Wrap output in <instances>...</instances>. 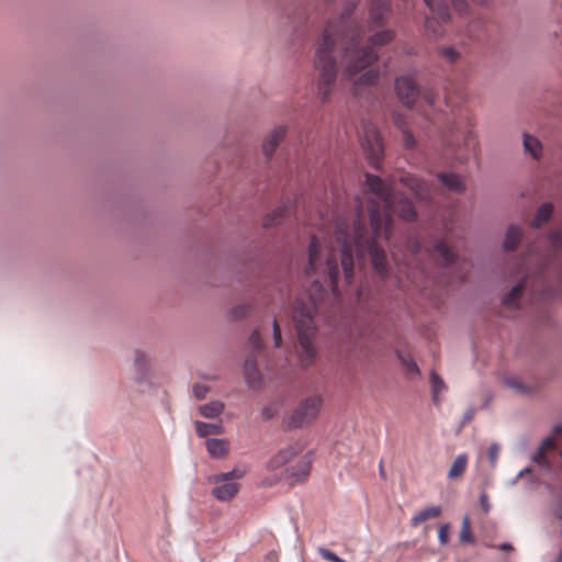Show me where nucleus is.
<instances>
[{
    "label": "nucleus",
    "instance_id": "26",
    "mask_svg": "<svg viewBox=\"0 0 562 562\" xmlns=\"http://www.w3.org/2000/svg\"><path fill=\"white\" fill-rule=\"evenodd\" d=\"M224 404L220 401H212L200 406V413L205 418H215L222 414Z\"/></svg>",
    "mask_w": 562,
    "mask_h": 562
},
{
    "label": "nucleus",
    "instance_id": "24",
    "mask_svg": "<svg viewBox=\"0 0 562 562\" xmlns=\"http://www.w3.org/2000/svg\"><path fill=\"white\" fill-rule=\"evenodd\" d=\"M467 465H468V457L465 453H462V454H459L454 461L452 462L450 469H449V472H448V477L449 479H458L460 477L465 469H467Z\"/></svg>",
    "mask_w": 562,
    "mask_h": 562
},
{
    "label": "nucleus",
    "instance_id": "44",
    "mask_svg": "<svg viewBox=\"0 0 562 562\" xmlns=\"http://www.w3.org/2000/svg\"><path fill=\"white\" fill-rule=\"evenodd\" d=\"M193 390H194V395L196 398H203L207 391V389H193Z\"/></svg>",
    "mask_w": 562,
    "mask_h": 562
},
{
    "label": "nucleus",
    "instance_id": "38",
    "mask_svg": "<svg viewBox=\"0 0 562 562\" xmlns=\"http://www.w3.org/2000/svg\"><path fill=\"white\" fill-rule=\"evenodd\" d=\"M273 340H274V346L276 347H280L281 346V329H280V326L278 324V322L274 319L273 321Z\"/></svg>",
    "mask_w": 562,
    "mask_h": 562
},
{
    "label": "nucleus",
    "instance_id": "28",
    "mask_svg": "<svg viewBox=\"0 0 562 562\" xmlns=\"http://www.w3.org/2000/svg\"><path fill=\"white\" fill-rule=\"evenodd\" d=\"M553 206L551 203H543L538 212L536 217L533 218L531 225L532 227H541L543 223L548 222L552 215Z\"/></svg>",
    "mask_w": 562,
    "mask_h": 562
},
{
    "label": "nucleus",
    "instance_id": "50",
    "mask_svg": "<svg viewBox=\"0 0 562 562\" xmlns=\"http://www.w3.org/2000/svg\"><path fill=\"white\" fill-rule=\"evenodd\" d=\"M380 473H381L382 476H384L383 461L380 462Z\"/></svg>",
    "mask_w": 562,
    "mask_h": 562
},
{
    "label": "nucleus",
    "instance_id": "14",
    "mask_svg": "<svg viewBox=\"0 0 562 562\" xmlns=\"http://www.w3.org/2000/svg\"><path fill=\"white\" fill-rule=\"evenodd\" d=\"M400 181L411 189L418 199L426 200L430 195L428 184L411 175H402Z\"/></svg>",
    "mask_w": 562,
    "mask_h": 562
},
{
    "label": "nucleus",
    "instance_id": "6",
    "mask_svg": "<svg viewBox=\"0 0 562 562\" xmlns=\"http://www.w3.org/2000/svg\"><path fill=\"white\" fill-rule=\"evenodd\" d=\"M245 473V470L235 468L229 472L210 476L209 482L214 485L211 492L212 496L221 502L233 499L240 490V484L236 481L244 477Z\"/></svg>",
    "mask_w": 562,
    "mask_h": 562
},
{
    "label": "nucleus",
    "instance_id": "36",
    "mask_svg": "<svg viewBox=\"0 0 562 562\" xmlns=\"http://www.w3.org/2000/svg\"><path fill=\"white\" fill-rule=\"evenodd\" d=\"M449 529H450L449 524H443L439 527L438 538H439L440 544H442V546H445L449 542Z\"/></svg>",
    "mask_w": 562,
    "mask_h": 562
},
{
    "label": "nucleus",
    "instance_id": "13",
    "mask_svg": "<svg viewBox=\"0 0 562 562\" xmlns=\"http://www.w3.org/2000/svg\"><path fill=\"white\" fill-rule=\"evenodd\" d=\"M432 256L445 267L459 266L456 254L448 247L443 240H436L432 245Z\"/></svg>",
    "mask_w": 562,
    "mask_h": 562
},
{
    "label": "nucleus",
    "instance_id": "12",
    "mask_svg": "<svg viewBox=\"0 0 562 562\" xmlns=\"http://www.w3.org/2000/svg\"><path fill=\"white\" fill-rule=\"evenodd\" d=\"M395 90L401 102L407 106L412 108L418 95V89L409 77H401L395 81Z\"/></svg>",
    "mask_w": 562,
    "mask_h": 562
},
{
    "label": "nucleus",
    "instance_id": "25",
    "mask_svg": "<svg viewBox=\"0 0 562 562\" xmlns=\"http://www.w3.org/2000/svg\"><path fill=\"white\" fill-rule=\"evenodd\" d=\"M245 378L249 384L257 383L260 379V373L257 368V362L252 357L246 359L244 364Z\"/></svg>",
    "mask_w": 562,
    "mask_h": 562
},
{
    "label": "nucleus",
    "instance_id": "45",
    "mask_svg": "<svg viewBox=\"0 0 562 562\" xmlns=\"http://www.w3.org/2000/svg\"><path fill=\"white\" fill-rule=\"evenodd\" d=\"M481 504H482V507L484 508V510L487 512L488 510V502H487L486 495L481 496Z\"/></svg>",
    "mask_w": 562,
    "mask_h": 562
},
{
    "label": "nucleus",
    "instance_id": "10",
    "mask_svg": "<svg viewBox=\"0 0 562 562\" xmlns=\"http://www.w3.org/2000/svg\"><path fill=\"white\" fill-rule=\"evenodd\" d=\"M525 289V283H518L503 297L499 315L506 318L515 316L520 308V299Z\"/></svg>",
    "mask_w": 562,
    "mask_h": 562
},
{
    "label": "nucleus",
    "instance_id": "40",
    "mask_svg": "<svg viewBox=\"0 0 562 562\" xmlns=\"http://www.w3.org/2000/svg\"><path fill=\"white\" fill-rule=\"evenodd\" d=\"M498 452H499V448L497 445H492L490 448H488V458L491 460V463L494 465L496 460H497V457H498Z\"/></svg>",
    "mask_w": 562,
    "mask_h": 562
},
{
    "label": "nucleus",
    "instance_id": "7",
    "mask_svg": "<svg viewBox=\"0 0 562 562\" xmlns=\"http://www.w3.org/2000/svg\"><path fill=\"white\" fill-rule=\"evenodd\" d=\"M431 12L425 20V30L428 36L439 38L443 34V23L451 20L450 8L447 0H424Z\"/></svg>",
    "mask_w": 562,
    "mask_h": 562
},
{
    "label": "nucleus",
    "instance_id": "32",
    "mask_svg": "<svg viewBox=\"0 0 562 562\" xmlns=\"http://www.w3.org/2000/svg\"><path fill=\"white\" fill-rule=\"evenodd\" d=\"M282 407H283L282 401L278 400V401L271 402L270 404L266 405L262 408L263 418L265 419L273 418L274 416H277L280 413Z\"/></svg>",
    "mask_w": 562,
    "mask_h": 562
},
{
    "label": "nucleus",
    "instance_id": "41",
    "mask_svg": "<svg viewBox=\"0 0 562 562\" xmlns=\"http://www.w3.org/2000/svg\"><path fill=\"white\" fill-rule=\"evenodd\" d=\"M423 98L424 100L429 104V105H434L435 104V93L430 90L428 91H425L424 94H423Z\"/></svg>",
    "mask_w": 562,
    "mask_h": 562
},
{
    "label": "nucleus",
    "instance_id": "4",
    "mask_svg": "<svg viewBox=\"0 0 562 562\" xmlns=\"http://www.w3.org/2000/svg\"><path fill=\"white\" fill-rule=\"evenodd\" d=\"M316 313V300L310 296L307 301L297 299L293 307V321L295 323L297 344L296 352L302 366L311 364L316 356L317 349L315 337L317 328L314 323Z\"/></svg>",
    "mask_w": 562,
    "mask_h": 562
},
{
    "label": "nucleus",
    "instance_id": "51",
    "mask_svg": "<svg viewBox=\"0 0 562 562\" xmlns=\"http://www.w3.org/2000/svg\"><path fill=\"white\" fill-rule=\"evenodd\" d=\"M458 278L462 281L465 278V274L458 270Z\"/></svg>",
    "mask_w": 562,
    "mask_h": 562
},
{
    "label": "nucleus",
    "instance_id": "20",
    "mask_svg": "<svg viewBox=\"0 0 562 562\" xmlns=\"http://www.w3.org/2000/svg\"><path fill=\"white\" fill-rule=\"evenodd\" d=\"M520 239H521L520 227L516 226V225H509L506 231L505 239L503 243V248L506 251H513L518 246Z\"/></svg>",
    "mask_w": 562,
    "mask_h": 562
},
{
    "label": "nucleus",
    "instance_id": "2",
    "mask_svg": "<svg viewBox=\"0 0 562 562\" xmlns=\"http://www.w3.org/2000/svg\"><path fill=\"white\" fill-rule=\"evenodd\" d=\"M385 15L386 0H372L370 30L375 33L366 45L362 44L361 29L347 20L345 14L338 24L329 23L326 26L315 58V67L318 71L317 92L323 102L328 100L336 82L335 53L338 48L342 53V76L346 80L352 81V93L356 97L371 93L379 78L375 69L367 70L358 79L353 77L376 60V46L386 42Z\"/></svg>",
    "mask_w": 562,
    "mask_h": 562
},
{
    "label": "nucleus",
    "instance_id": "16",
    "mask_svg": "<svg viewBox=\"0 0 562 562\" xmlns=\"http://www.w3.org/2000/svg\"><path fill=\"white\" fill-rule=\"evenodd\" d=\"M442 513V508L439 505L428 506L417 512L411 519V525L417 527L423 522L438 518Z\"/></svg>",
    "mask_w": 562,
    "mask_h": 562
},
{
    "label": "nucleus",
    "instance_id": "39",
    "mask_svg": "<svg viewBox=\"0 0 562 562\" xmlns=\"http://www.w3.org/2000/svg\"><path fill=\"white\" fill-rule=\"evenodd\" d=\"M474 415L475 409L473 407H469L463 414L461 426L463 427L464 425L470 423L473 419Z\"/></svg>",
    "mask_w": 562,
    "mask_h": 562
},
{
    "label": "nucleus",
    "instance_id": "42",
    "mask_svg": "<svg viewBox=\"0 0 562 562\" xmlns=\"http://www.w3.org/2000/svg\"><path fill=\"white\" fill-rule=\"evenodd\" d=\"M505 386H524L522 383L515 376L507 378L505 381Z\"/></svg>",
    "mask_w": 562,
    "mask_h": 562
},
{
    "label": "nucleus",
    "instance_id": "11",
    "mask_svg": "<svg viewBox=\"0 0 562 562\" xmlns=\"http://www.w3.org/2000/svg\"><path fill=\"white\" fill-rule=\"evenodd\" d=\"M395 181L393 176L389 175V212L392 210L398 214L405 221H414L417 216L415 207L413 203L407 199H402L397 203H395L393 199V189L392 184Z\"/></svg>",
    "mask_w": 562,
    "mask_h": 562
},
{
    "label": "nucleus",
    "instance_id": "21",
    "mask_svg": "<svg viewBox=\"0 0 562 562\" xmlns=\"http://www.w3.org/2000/svg\"><path fill=\"white\" fill-rule=\"evenodd\" d=\"M475 5L486 7L490 0H471ZM452 9L461 16H467L471 13V4L468 0H449Z\"/></svg>",
    "mask_w": 562,
    "mask_h": 562
},
{
    "label": "nucleus",
    "instance_id": "19",
    "mask_svg": "<svg viewBox=\"0 0 562 562\" xmlns=\"http://www.w3.org/2000/svg\"><path fill=\"white\" fill-rule=\"evenodd\" d=\"M522 145L525 151L531 155L533 159H540L542 155V145L537 137L525 133L522 136Z\"/></svg>",
    "mask_w": 562,
    "mask_h": 562
},
{
    "label": "nucleus",
    "instance_id": "43",
    "mask_svg": "<svg viewBox=\"0 0 562 562\" xmlns=\"http://www.w3.org/2000/svg\"><path fill=\"white\" fill-rule=\"evenodd\" d=\"M430 381H431L432 386H443V382H442L441 378L436 372H431Z\"/></svg>",
    "mask_w": 562,
    "mask_h": 562
},
{
    "label": "nucleus",
    "instance_id": "48",
    "mask_svg": "<svg viewBox=\"0 0 562 562\" xmlns=\"http://www.w3.org/2000/svg\"><path fill=\"white\" fill-rule=\"evenodd\" d=\"M412 250L415 252V254H418L420 251V245L418 241H415L412 246Z\"/></svg>",
    "mask_w": 562,
    "mask_h": 562
},
{
    "label": "nucleus",
    "instance_id": "5",
    "mask_svg": "<svg viewBox=\"0 0 562 562\" xmlns=\"http://www.w3.org/2000/svg\"><path fill=\"white\" fill-rule=\"evenodd\" d=\"M323 406L324 397L319 393L302 396L292 411L283 417V428L294 430L313 426L319 418Z\"/></svg>",
    "mask_w": 562,
    "mask_h": 562
},
{
    "label": "nucleus",
    "instance_id": "29",
    "mask_svg": "<svg viewBox=\"0 0 562 562\" xmlns=\"http://www.w3.org/2000/svg\"><path fill=\"white\" fill-rule=\"evenodd\" d=\"M396 356H397L401 364L405 369L407 375L412 376V375H417L419 373V369H418L417 364L415 363V361L411 358V356L408 353L397 351Z\"/></svg>",
    "mask_w": 562,
    "mask_h": 562
},
{
    "label": "nucleus",
    "instance_id": "17",
    "mask_svg": "<svg viewBox=\"0 0 562 562\" xmlns=\"http://www.w3.org/2000/svg\"><path fill=\"white\" fill-rule=\"evenodd\" d=\"M285 128L283 126H279L273 130V132L267 137L262 145L263 154L267 157H270L276 148L278 147L279 143L283 139L285 136Z\"/></svg>",
    "mask_w": 562,
    "mask_h": 562
},
{
    "label": "nucleus",
    "instance_id": "30",
    "mask_svg": "<svg viewBox=\"0 0 562 562\" xmlns=\"http://www.w3.org/2000/svg\"><path fill=\"white\" fill-rule=\"evenodd\" d=\"M394 124L403 132V143L406 148H413L416 144L414 136L406 130V123L400 114L394 115Z\"/></svg>",
    "mask_w": 562,
    "mask_h": 562
},
{
    "label": "nucleus",
    "instance_id": "31",
    "mask_svg": "<svg viewBox=\"0 0 562 562\" xmlns=\"http://www.w3.org/2000/svg\"><path fill=\"white\" fill-rule=\"evenodd\" d=\"M459 539L462 543H474L475 538L471 531V521L469 516H464L461 524Z\"/></svg>",
    "mask_w": 562,
    "mask_h": 562
},
{
    "label": "nucleus",
    "instance_id": "8",
    "mask_svg": "<svg viewBox=\"0 0 562 562\" xmlns=\"http://www.w3.org/2000/svg\"><path fill=\"white\" fill-rule=\"evenodd\" d=\"M361 146L369 164L380 169L384 160V144L378 128L373 124L363 125Z\"/></svg>",
    "mask_w": 562,
    "mask_h": 562
},
{
    "label": "nucleus",
    "instance_id": "33",
    "mask_svg": "<svg viewBox=\"0 0 562 562\" xmlns=\"http://www.w3.org/2000/svg\"><path fill=\"white\" fill-rule=\"evenodd\" d=\"M438 54L450 64L456 63L460 58V53L452 46L439 47Z\"/></svg>",
    "mask_w": 562,
    "mask_h": 562
},
{
    "label": "nucleus",
    "instance_id": "1",
    "mask_svg": "<svg viewBox=\"0 0 562 562\" xmlns=\"http://www.w3.org/2000/svg\"><path fill=\"white\" fill-rule=\"evenodd\" d=\"M368 190L363 194L368 212L369 225L362 201H358L352 221L340 217L335 223L334 243L325 240L324 245L317 236H312L308 247V265L305 269L307 277L318 274L313 281L315 291L322 295L325 286L330 288L335 296L339 295L338 276L341 266L345 280L351 283L353 279L355 260L368 256L375 271L384 274L386 271V257L378 238L385 228L386 216V188L378 176L367 175Z\"/></svg>",
    "mask_w": 562,
    "mask_h": 562
},
{
    "label": "nucleus",
    "instance_id": "9",
    "mask_svg": "<svg viewBox=\"0 0 562 562\" xmlns=\"http://www.w3.org/2000/svg\"><path fill=\"white\" fill-rule=\"evenodd\" d=\"M562 443V425L553 428V436L542 440L538 450L532 454V461L543 468L551 467V456L555 454L558 447Z\"/></svg>",
    "mask_w": 562,
    "mask_h": 562
},
{
    "label": "nucleus",
    "instance_id": "27",
    "mask_svg": "<svg viewBox=\"0 0 562 562\" xmlns=\"http://www.w3.org/2000/svg\"><path fill=\"white\" fill-rule=\"evenodd\" d=\"M289 209L285 205H282L271 213L267 214L263 218V226L271 227L282 222V220L286 216Z\"/></svg>",
    "mask_w": 562,
    "mask_h": 562
},
{
    "label": "nucleus",
    "instance_id": "22",
    "mask_svg": "<svg viewBox=\"0 0 562 562\" xmlns=\"http://www.w3.org/2000/svg\"><path fill=\"white\" fill-rule=\"evenodd\" d=\"M195 430L199 437H207L210 435H220L223 432V426L221 423L212 424L204 422H195Z\"/></svg>",
    "mask_w": 562,
    "mask_h": 562
},
{
    "label": "nucleus",
    "instance_id": "3",
    "mask_svg": "<svg viewBox=\"0 0 562 562\" xmlns=\"http://www.w3.org/2000/svg\"><path fill=\"white\" fill-rule=\"evenodd\" d=\"M305 446L301 441L286 445L278 450L266 463V469L271 472L284 469L282 473H273L271 479L263 481L265 485H273L283 477L291 483L304 482L312 469L313 452H304Z\"/></svg>",
    "mask_w": 562,
    "mask_h": 562
},
{
    "label": "nucleus",
    "instance_id": "47",
    "mask_svg": "<svg viewBox=\"0 0 562 562\" xmlns=\"http://www.w3.org/2000/svg\"><path fill=\"white\" fill-rule=\"evenodd\" d=\"M439 391L440 389H434V392H432V402L435 404H439Z\"/></svg>",
    "mask_w": 562,
    "mask_h": 562
},
{
    "label": "nucleus",
    "instance_id": "53",
    "mask_svg": "<svg viewBox=\"0 0 562 562\" xmlns=\"http://www.w3.org/2000/svg\"><path fill=\"white\" fill-rule=\"evenodd\" d=\"M340 562H347V561H345V560H342V559H341V560H340Z\"/></svg>",
    "mask_w": 562,
    "mask_h": 562
},
{
    "label": "nucleus",
    "instance_id": "52",
    "mask_svg": "<svg viewBox=\"0 0 562 562\" xmlns=\"http://www.w3.org/2000/svg\"><path fill=\"white\" fill-rule=\"evenodd\" d=\"M387 34H389V40L391 38V31L389 30L387 31Z\"/></svg>",
    "mask_w": 562,
    "mask_h": 562
},
{
    "label": "nucleus",
    "instance_id": "37",
    "mask_svg": "<svg viewBox=\"0 0 562 562\" xmlns=\"http://www.w3.org/2000/svg\"><path fill=\"white\" fill-rule=\"evenodd\" d=\"M550 243L554 249L562 248V233L557 231L550 235Z\"/></svg>",
    "mask_w": 562,
    "mask_h": 562
},
{
    "label": "nucleus",
    "instance_id": "23",
    "mask_svg": "<svg viewBox=\"0 0 562 562\" xmlns=\"http://www.w3.org/2000/svg\"><path fill=\"white\" fill-rule=\"evenodd\" d=\"M205 445L213 458H221L227 452V442L223 439H207Z\"/></svg>",
    "mask_w": 562,
    "mask_h": 562
},
{
    "label": "nucleus",
    "instance_id": "15",
    "mask_svg": "<svg viewBox=\"0 0 562 562\" xmlns=\"http://www.w3.org/2000/svg\"><path fill=\"white\" fill-rule=\"evenodd\" d=\"M479 148V140L473 131L469 130L463 139V145L456 149V156L459 160L468 159L469 155L475 154Z\"/></svg>",
    "mask_w": 562,
    "mask_h": 562
},
{
    "label": "nucleus",
    "instance_id": "46",
    "mask_svg": "<svg viewBox=\"0 0 562 562\" xmlns=\"http://www.w3.org/2000/svg\"><path fill=\"white\" fill-rule=\"evenodd\" d=\"M498 549H499V550H502V551H507V552H509V551H513V550H514L513 546H512V544H509V543H502V544L498 547Z\"/></svg>",
    "mask_w": 562,
    "mask_h": 562
},
{
    "label": "nucleus",
    "instance_id": "49",
    "mask_svg": "<svg viewBox=\"0 0 562 562\" xmlns=\"http://www.w3.org/2000/svg\"><path fill=\"white\" fill-rule=\"evenodd\" d=\"M356 1H357V0H351V8H350V9H348V12H347V14H348V15H349V14L351 13V11L355 9V7H356Z\"/></svg>",
    "mask_w": 562,
    "mask_h": 562
},
{
    "label": "nucleus",
    "instance_id": "34",
    "mask_svg": "<svg viewBox=\"0 0 562 562\" xmlns=\"http://www.w3.org/2000/svg\"><path fill=\"white\" fill-rule=\"evenodd\" d=\"M249 342L255 351L260 352L262 350L261 335L259 330H254L250 335Z\"/></svg>",
    "mask_w": 562,
    "mask_h": 562
},
{
    "label": "nucleus",
    "instance_id": "35",
    "mask_svg": "<svg viewBox=\"0 0 562 562\" xmlns=\"http://www.w3.org/2000/svg\"><path fill=\"white\" fill-rule=\"evenodd\" d=\"M318 553L324 560L329 562H340L341 560L336 553L326 548H318Z\"/></svg>",
    "mask_w": 562,
    "mask_h": 562
},
{
    "label": "nucleus",
    "instance_id": "18",
    "mask_svg": "<svg viewBox=\"0 0 562 562\" xmlns=\"http://www.w3.org/2000/svg\"><path fill=\"white\" fill-rule=\"evenodd\" d=\"M441 183L447 187L450 191L461 193L465 190V186L461 178L452 172H443L438 175Z\"/></svg>",
    "mask_w": 562,
    "mask_h": 562
}]
</instances>
